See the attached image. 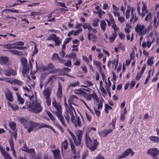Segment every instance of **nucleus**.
Here are the masks:
<instances>
[{"instance_id": "nucleus-1", "label": "nucleus", "mask_w": 159, "mask_h": 159, "mask_svg": "<svg viewBox=\"0 0 159 159\" xmlns=\"http://www.w3.org/2000/svg\"><path fill=\"white\" fill-rule=\"evenodd\" d=\"M26 105L27 106V109L29 111L34 113H39L42 111V107L40 103L36 100L33 101L31 102H26Z\"/></svg>"}, {"instance_id": "nucleus-2", "label": "nucleus", "mask_w": 159, "mask_h": 159, "mask_svg": "<svg viewBox=\"0 0 159 159\" xmlns=\"http://www.w3.org/2000/svg\"><path fill=\"white\" fill-rule=\"evenodd\" d=\"M85 142L87 147L92 151L95 150L99 144L97 140L94 138L91 139L88 135L87 133L85 135Z\"/></svg>"}, {"instance_id": "nucleus-3", "label": "nucleus", "mask_w": 159, "mask_h": 159, "mask_svg": "<svg viewBox=\"0 0 159 159\" xmlns=\"http://www.w3.org/2000/svg\"><path fill=\"white\" fill-rule=\"evenodd\" d=\"M68 102L69 106L67 104L66 101L65 100L64 101V105L66 108V112L65 113L64 116L66 121L68 123L70 120L69 115L70 114L71 112H72L73 113L74 112L75 114L76 113L74 107L72 105V103L70 99H69Z\"/></svg>"}, {"instance_id": "nucleus-4", "label": "nucleus", "mask_w": 159, "mask_h": 159, "mask_svg": "<svg viewBox=\"0 0 159 159\" xmlns=\"http://www.w3.org/2000/svg\"><path fill=\"white\" fill-rule=\"evenodd\" d=\"M31 124H32L31 125V126L28 130L29 133H30L31 131H33L34 128L36 127H37L38 128L37 130H38L43 128H49L52 130L54 133H56L55 129L52 127H51L47 124H41L36 122H31Z\"/></svg>"}, {"instance_id": "nucleus-5", "label": "nucleus", "mask_w": 159, "mask_h": 159, "mask_svg": "<svg viewBox=\"0 0 159 159\" xmlns=\"http://www.w3.org/2000/svg\"><path fill=\"white\" fill-rule=\"evenodd\" d=\"M71 117V122L77 128L78 127H80L82 126V123L81 122L80 118L79 117H76V119L75 120V116L74 115V113L71 112L69 115Z\"/></svg>"}, {"instance_id": "nucleus-6", "label": "nucleus", "mask_w": 159, "mask_h": 159, "mask_svg": "<svg viewBox=\"0 0 159 159\" xmlns=\"http://www.w3.org/2000/svg\"><path fill=\"white\" fill-rule=\"evenodd\" d=\"M144 25L142 24H137L135 27V31L139 36L144 35Z\"/></svg>"}, {"instance_id": "nucleus-7", "label": "nucleus", "mask_w": 159, "mask_h": 159, "mask_svg": "<svg viewBox=\"0 0 159 159\" xmlns=\"http://www.w3.org/2000/svg\"><path fill=\"white\" fill-rule=\"evenodd\" d=\"M18 120L21 124L23 125L24 128L27 129L28 133V130L31 126V122H34L32 121H27L26 120L21 117H19L18 119Z\"/></svg>"}, {"instance_id": "nucleus-8", "label": "nucleus", "mask_w": 159, "mask_h": 159, "mask_svg": "<svg viewBox=\"0 0 159 159\" xmlns=\"http://www.w3.org/2000/svg\"><path fill=\"white\" fill-rule=\"evenodd\" d=\"M130 153H131V156L132 157L134 155L135 153L133 151V150L131 148H128L126 149L121 155L117 156L116 159H120L125 158L128 156Z\"/></svg>"}, {"instance_id": "nucleus-9", "label": "nucleus", "mask_w": 159, "mask_h": 159, "mask_svg": "<svg viewBox=\"0 0 159 159\" xmlns=\"http://www.w3.org/2000/svg\"><path fill=\"white\" fill-rule=\"evenodd\" d=\"M52 104L57 111L55 112L56 114L62 112L61 106L59 103L57 102L55 99L52 100Z\"/></svg>"}, {"instance_id": "nucleus-10", "label": "nucleus", "mask_w": 159, "mask_h": 159, "mask_svg": "<svg viewBox=\"0 0 159 159\" xmlns=\"http://www.w3.org/2000/svg\"><path fill=\"white\" fill-rule=\"evenodd\" d=\"M147 153L150 155L152 157H154L159 154V150L157 148H150L148 150Z\"/></svg>"}, {"instance_id": "nucleus-11", "label": "nucleus", "mask_w": 159, "mask_h": 159, "mask_svg": "<svg viewBox=\"0 0 159 159\" xmlns=\"http://www.w3.org/2000/svg\"><path fill=\"white\" fill-rule=\"evenodd\" d=\"M5 94L7 99L10 102H12L13 100L12 93L8 89H7L5 92Z\"/></svg>"}, {"instance_id": "nucleus-12", "label": "nucleus", "mask_w": 159, "mask_h": 159, "mask_svg": "<svg viewBox=\"0 0 159 159\" xmlns=\"http://www.w3.org/2000/svg\"><path fill=\"white\" fill-rule=\"evenodd\" d=\"M53 155L54 159H62L60 155V151L58 149L52 150Z\"/></svg>"}, {"instance_id": "nucleus-13", "label": "nucleus", "mask_w": 159, "mask_h": 159, "mask_svg": "<svg viewBox=\"0 0 159 159\" xmlns=\"http://www.w3.org/2000/svg\"><path fill=\"white\" fill-rule=\"evenodd\" d=\"M57 117L59 120L61 122L62 125L65 127H66V125L65 123V120L62 114V112L56 114Z\"/></svg>"}, {"instance_id": "nucleus-14", "label": "nucleus", "mask_w": 159, "mask_h": 159, "mask_svg": "<svg viewBox=\"0 0 159 159\" xmlns=\"http://www.w3.org/2000/svg\"><path fill=\"white\" fill-rule=\"evenodd\" d=\"M62 88L61 83L59 82L58 84V88L57 91L56 95L58 98H61L62 97Z\"/></svg>"}, {"instance_id": "nucleus-15", "label": "nucleus", "mask_w": 159, "mask_h": 159, "mask_svg": "<svg viewBox=\"0 0 159 159\" xmlns=\"http://www.w3.org/2000/svg\"><path fill=\"white\" fill-rule=\"evenodd\" d=\"M5 74L7 76H10L11 75H16L17 74V73L14 70L9 69L5 70Z\"/></svg>"}, {"instance_id": "nucleus-16", "label": "nucleus", "mask_w": 159, "mask_h": 159, "mask_svg": "<svg viewBox=\"0 0 159 159\" xmlns=\"http://www.w3.org/2000/svg\"><path fill=\"white\" fill-rule=\"evenodd\" d=\"M134 10L132 8L131 10V18L130 20L131 23H132L133 21V23L135 22L137 20L138 18L136 16L135 14H134Z\"/></svg>"}, {"instance_id": "nucleus-17", "label": "nucleus", "mask_w": 159, "mask_h": 159, "mask_svg": "<svg viewBox=\"0 0 159 159\" xmlns=\"http://www.w3.org/2000/svg\"><path fill=\"white\" fill-rule=\"evenodd\" d=\"M51 93V90L49 88L45 89L43 92V95L45 96V98H50Z\"/></svg>"}, {"instance_id": "nucleus-18", "label": "nucleus", "mask_w": 159, "mask_h": 159, "mask_svg": "<svg viewBox=\"0 0 159 159\" xmlns=\"http://www.w3.org/2000/svg\"><path fill=\"white\" fill-rule=\"evenodd\" d=\"M83 59L86 63L88 65L90 62V61L91 62L92 61V54H90L89 56V58H88L87 57L85 56H82Z\"/></svg>"}, {"instance_id": "nucleus-19", "label": "nucleus", "mask_w": 159, "mask_h": 159, "mask_svg": "<svg viewBox=\"0 0 159 159\" xmlns=\"http://www.w3.org/2000/svg\"><path fill=\"white\" fill-rule=\"evenodd\" d=\"M150 141L153 143H157L159 142V137L157 136H152L149 138Z\"/></svg>"}, {"instance_id": "nucleus-20", "label": "nucleus", "mask_w": 159, "mask_h": 159, "mask_svg": "<svg viewBox=\"0 0 159 159\" xmlns=\"http://www.w3.org/2000/svg\"><path fill=\"white\" fill-rule=\"evenodd\" d=\"M15 44V43L12 44L9 43L5 44L3 46H4V48H6L8 49H15L16 46Z\"/></svg>"}, {"instance_id": "nucleus-21", "label": "nucleus", "mask_w": 159, "mask_h": 159, "mask_svg": "<svg viewBox=\"0 0 159 159\" xmlns=\"http://www.w3.org/2000/svg\"><path fill=\"white\" fill-rule=\"evenodd\" d=\"M10 52L13 54L18 56H22L23 55L24 53L22 51H18L16 50H10Z\"/></svg>"}, {"instance_id": "nucleus-22", "label": "nucleus", "mask_w": 159, "mask_h": 159, "mask_svg": "<svg viewBox=\"0 0 159 159\" xmlns=\"http://www.w3.org/2000/svg\"><path fill=\"white\" fill-rule=\"evenodd\" d=\"M107 24L104 20H102L100 22V27L103 31L105 32Z\"/></svg>"}, {"instance_id": "nucleus-23", "label": "nucleus", "mask_w": 159, "mask_h": 159, "mask_svg": "<svg viewBox=\"0 0 159 159\" xmlns=\"http://www.w3.org/2000/svg\"><path fill=\"white\" fill-rule=\"evenodd\" d=\"M117 36V32H113L111 36H110L109 38L110 42L111 43H113Z\"/></svg>"}, {"instance_id": "nucleus-24", "label": "nucleus", "mask_w": 159, "mask_h": 159, "mask_svg": "<svg viewBox=\"0 0 159 159\" xmlns=\"http://www.w3.org/2000/svg\"><path fill=\"white\" fill-rule=\"evenodd\" d=\"M68 147V141L67 140H65L64 142H63L61 144V152L62 154L63 152V148L65 149H66Z\"/></svg>"}, {"instance_id": "nucleus-25", "label": "nucleus", "mask_w": 159, "mask_h": 159, "mask_svg": "<svg viewBox=\"0 0 159 159\" xmlns=\"http://www.w3.org/2000/svg\"><path fill=\"white\" fill-rule=\"evenodd\" d=\"M23 68L22 72V75L23 76H25L29 72L30 68L28 66H24Z\"/></svg>"}, {"instance_id": "nucleus-26", "label": "nucleus", "mask_w": 159, "mask_h": 159, "mask_svg": "<svg viewBox=\"0 0 159 159\" xmlns=\"http://www.w3.org/2000/svg\"><path fill=\"white\" fill-rule=\"evenodd\" d=\"M116 118H115L113 119L112 120L111 122L109 124V126H112V127H111V129H112L113 130L115 129V125L116 123Z\"/></svg>"}, {"instance_id": "nucleus-27", "label": "nucleus", "mask_w": 159, "mask_h": 159, "mask_svg": "<svg viewBox=\"0 0 159 159\" xmlns=\"http://www.w3.org/2000/svg\"><path fill=\"white\" fill-rule=\"evenodd\" d=\"M8 61V58L6 57H0V62L2 64H5L7 63Z\"/></svg>"}, {"instance_id": "nucleus-28", "label": "nucleus", "mask_w": 159, "mask_h": 159, "mask_svg": "<svg viewBox=\"0 0 159 159\" xmlns=\"http://www.w3.org/2000/svg\"><path fill=\"white\" fill-rule=\"evenodd\" d=\"M152 42L149 41H148L146 43L145 42H144L142 44V47L143 48H145L147 46L148 48H150Z\"/></svg>"}, {"instance_id": "nucleus-29", "label": "nucleus", "mask_w": 159, "mask_h": 159, "mask_svg": "<svg viewBox=\"0 0 159 159\" xmlns=\"http://www.w3.org/2000/svg\"><path fill=\"white\" fill-rule=\"evenodd\" d=\"M82 139L76 138V137L73 139L74 142L76 145H79L81 143Z\"/></svg>"}, {"instance_id": "nucleus-30", "label": "nucleus", "mask_w": 159, "mask_h": 159, "mask_svg": "<svg viewBox=\"0 0 159 159\" xmlns=\"http://www.w3.org/2000/svg\"><path fill=\"white\" fill-rule=\"evenodd\" d=\"M9 126L12 130L14 131L16 130V124L14 122L12 121L10 122L9 123Z\"/></svg>"}, {"instance_id": "nucleus-31", "label": "nucleus", "mask_w": 159, "mask_h": 159, "mask_svg": "<svg viewBox=\"0 0 159 159\" xmlns=\"http://www.w3.org/2000/svg\"><path fill=\"white\" fill-rule=\"evenodd\" d=\"M2 153L5 159H12L10 156L5 151H2Z\"/></svg>"}, {"instance_id": "nucleus-32", "label": "nucleus", "mask_w": 159, "mask_h": 159, "mask_svg": "<svg viewBox=\"0 0 159 159\" xmlns=\"http://www.w3.org/2000/svg\"><path fill=\"white\" fill-rule=\"evenodd\" d=\"M89 96V100H91V98H93L94 99V100L96 101V102H99L98 98L97 95L95 93L90 94Z\"/></svg>"}, {"instance_id": "nucleus-33", "label": "nucleus", "mask_w": 159, "mask_h": 159, "mask_svg": "<svg viewBox=\"0 0 159 159\" xmlns=\"http://www.w3.org/2000/svg\"><path fill=\"white\" fill-rule=\"evenodd\" d=\"M80 85V83L78 81H76L75 82L71 83L69 85L68 89H70V87H75L78 86Z\"/></svg>"}, {"instance_id": "nucleus-34", "label": "nucleus", "mask_w": 159, "mask_h": 159, "mask_svg": "<svg viewBox=\"0 0 159 159\" xmlns=\"http://www.w3.org/2000/svg\"><path fill=\"white\" fill-rule=\"evenodd\" d=\"M94 13L96 14H98V17L101 18L102 17L103 14H105V12L104 11H102L101 10H100L98 11H94Z\"/></svg>"}, {"instance_id": "nucleus-35", "label": "nucleus", "mask_w": 159, "mask_h": 159, "mask_svg": "<svg viewBox=\"0 0 159 159\" xmlns=\"http://www.w3.org/2000/svg\"><path fill=\"white\" fill-rule=\"evenodd\" d=\"M153 23L154 27L157 28L159 25V20L156 18V17H154Z\"/></svg>"}, {"instance_id": "nucleus-36", "label": "nucleus", "mask_w": 159, "mask_h": 159, "mask_svg": "<svg viewBox=\"0 0 159 159\" xmlns=\"http://www.w3.org/2000/svg\"><path fill=\"white\" fill-rule=\"evenodd\" d=\"M68 57L69 59L73 58L74 61L76 59H77V54L74 52L70 54L68 56Z\"/></svg>"}, {"instance_id": "nucleus-37", "label": "nucleus", "mask_w": 159, "mask_h": 159, "mask_svg": "<svg viewBox=\"0 0 159 159\" xmlns=\"http://www.w3.org/2000/svg\"><path fill=\"white\" fill-rule=\"evenodd\" d=\"M112 109V107L110 106L108 104H105V111L107 114L109 113V110H111Z\"/></svg>"}, {"instance_id": "nucleus-38", "label": "nucleus", "mask_w": 159, "mask_h": 159, "mask_svg": "<svg viewBox=\"0 0 159 159\" xmlns=\"http://www.w3.org/2000/svg\"><path fill=\"white\" fill-rule=\"evenodd\" d=\"M83 131L81 130H78L77 131V133L76 134V136L77 138H79L82 139V137L83 136Z\"/></svg>"}, {"instance_id": "nucleus-39", "label": "nucleus", "mask_w": 159, "mask_h": 159, "mask_svg": "<svg viewBox=\"0 0 159 159\" xmlns=\"http://www.w3.org/2000/svg\"><path fill=\"white\" fill-rule=\"evenodd\" d=\"M17 100L19 104H23L25 102L24 99L20 95L17 96Z\"/></svg>"}, {"instance_id": "nucleus-40", "label": "nucleus", "mask_w": 159, "mask_h": 159, "mask_svg": "<svg viewBox=\"0 0 159 159\" xmlns=\"http://www.w3.org/2000/svg\"><path fill=\"white\" fill-rule=\"evenodd\" d=\"M153 59V58L152 57H149L148 58L147 61V64L148 65L150 66H152L153 64L154 63Z\"/></svg>"}, {"instance_id": "nucleus-41", "label": "nucleus", "mask_w": 159, "mask_h": 159, "mask_svg": "<svg viewBox=\"0 0 159 159\" xmlns=\"http://www.w3.org/2000/svg\"><path fill=\"white\" fill-rule=\"evenodd\" d=\"M54 41L55 43V45L57 46H59L61 42V41L60 39V38L57 36Z\"/></svg>"}, {"instance_id": "nucleus-42", "label": "nucleus", "mask_w": 159, "mask_h": 159, "mask_svg": "<svg viewBox=\"0 0 159 159\" xmlns=\"http://www.w3.org/2000/svg\"><path fill=\"white\" fill-rule=\"evenodd\" d=\"M57 35L55 34H52L50 35V36L47 39V40H53L54 41L55 39V38L57 37Z\"/></svg>"}, {"instance_id": "nucleus-43", "label": "nucleus", "mask_w": 159, "mask_h": 159, "mask_svg": "<svg viewBox=\"0 0 159 159\" xmlns=\"http://www.w3.org/2000/svg\"><path fill=\"white\" fill-rule=\"evenodd\" d=\"M55 76H52L50 77L48 79V80L47 81L46 84H44V86L46 87L47 85L49 84L50 82H51V84H52L53 81V78H54Z\"/></svg>"}, {"instance_id": "nucleus-44", "label": "nucleus", "mask_w": 159, "mask_h": 159, "mask_svg": "<svg viewBox=\"0 0 159 159\" xmlns=\"http://www.w3.org/2000/svg\"><path fill=\"white\" fill-rule=\"evenodd\" d=\"M21 61L23 67L28 66L27 64V60L26 58H24L22 59L21 60Z\"/></svg>"}, {"instance_id": "nucleus-45", "label": "nucleus", "mask_w": 159, "mask_h": 159, "mask_svg": "<svg viewBox=\"0 0 159 159\" xmlns=\"http://www.w3.org/2000/svg\"><path fill=\"white\" fill-rule=\"evenodd\" d=\"M13 82L19 86H21L23 84V82L19 80L15 79L13 80Z\"/></svg>"}, {"instance_id": "nucleus-46", "label": "nucleus", "mask_w": 159, "mask_h": 159, "mask_svg": "<svg viewBox=\"0 0 159 159\" xmlns=\"http://www.w3.org/2000/svg\"><path fill=\"white\" fill-rule=\"evenodd\" d=\"M152 16L151 12L149 13L145 17V20L146 21H148L150 20L152 17Z\"/></svg>"}, {"instance_id": "nucleus-47", "label": "nucleus", "mask_w": 159, "mask_h": 159, "mask_svg": "<svg viewBox=\"0 0 159 159\" xmlns=\"http://www.w3.org/2000/svg\"><path fill=\"white\" fill-rule=\"evenodd\" d=\"M47 114L51 120L53 121L55 120V119L53 115L50 111H48Z\"/></svg>"}, {"instance_id": "nucleus-48", "label": "nucleus", "mask_w": 159, "mask_h": 159, "mask_svg": "<svg viewBox=\"0 0 159 159\" xmlns=\"http://www.w3.org/2000/svg\"><path fill=\"white\" fill-rule=\"evenodd\" d=\"M152 23H151L149 25L147 28H144V35L146 33H148L150 30V29H152Z\"/></svg>"}, {"instance_id": "nucleus-49", "label": "nucleus", "mask_w": 159, "mask_h": 159, "mask_svg": "<svg viewBox=\"0 0 159 159\" xmlns=\"http://www.w3.org/2000/svg\"><path fill=\"white\" fill-rule=\"evenodd\" d=\"M112 27L114 30L113 32L117 33V31L119 30L118 27L117 26L115 23L113 24L112 25Z\"/></svg>"}, {"instance_id": "nucleus-50", "label": "nucleus", "mask_w": 159, "mask_h": 159, "mask_svg": "<svg viewBox=\"0 0 159 159\" xmlns=\"http://www.w3.org/2000/svg\"><path fill=\"white\" fill-rule=\"evenodd\" d=\"M9 144L11 149H13L14 148V143L13 140L12 139H10L9 141Z\"/></svg>"}, {"instance_id": "nucleus-51", "label": "nucleus", "mask_w": 159, "mask_h": 159, "mask_svg": "<svg viewBox=\"0 0 159 159\" xmlns=\"http://www.w3.org/2000/svg\"><path fill=\"white\" fill-rule=\"evenodd\" d=\"M47 105L49 106L51 105V99L50 98H45Z\"/></svg>"}, {"instance_id": "nucleus-52", "label": "nucleus", "mask_w": 159, "mask_h": 159, "mask_svg": "<svg viewBox=\"0 0 159 159\" xmlns=\"http://www.w3.org/2000/svg\"><path fill=\"white\" fill-rule=\"evenodd\" d=\"M94 64L97 67L100 68L101 69H102V68L101 66V62L98 61H94Z\"/></svg>"}, {"instance_id": "nucleus-53", "label": "nucleus", "mask_w": 159, "mask_h": 159, "mask_svg": "<svg viewBox=\"0 0 159 159\" xmlns=\"http://www.w3.org/2000/svg\"><path fill=\"white\" fill-rule=\"evenodd\" d=\"M58 55L57 53H55L53 54L52 57V60L53 61H56L59 59Z\"/></svg>"}, {"instance_id": "nucleus-54", "label": "nucleus", "mask_w": 159, "mask_h": 159, "mask_svg": "<svg viewBox=\"0 0 159 159\" xmlns=\"http://www.w3.org/2000/svg\"><path fill=\"white\" fill-rule=\"evenodd\" d=\"M83 31L82 29H81L79 30H77L75 31L74 32V35L75 36H76L78 35L80 32H81Z\"/></svg>"}, {"instance_id": "nucleus-55", "label": "nucleus", "mask_w": 159, "mask_h": 159, "mask_svg": "<svg viewBox=\"0 0 159 159\" xmlns=\"http://www.w3.org/2000/svg\"><path fill=\"white\" fill-rule=\"evenodd\" d=\"M99 21L98 19H95L94 21L92 23V25L94 27H97L98 25V22Z\"/></svg>"}, {"instance_id": "nucleus-56", "label": "nucleus", "mask_w": 159, "mask_h": 159, "mask_svg": "<svg viewBox=\"0 0 159 159\" xmlns=\"http://www.w3.org/2000/svg\"><path fill=\"white\" fill-rule=\"evenodd\" d=\"M38 52V48H37V45L35 43V46L34 47V51H33V54L32 55V57H33L34 54H36Z\"/></svg>"}, {"instance_id": "nucleus-57", "label": "nucleus", "mask_w": 159, "mask_h": 159, "mask_svg": "<svg viewBox=\"0 0 159 159\" xmlns=\"http://www.w3.org/2000/svg\"><path fill=\"white\" fill-rule=\"evenodd\" d=\"M142 75L143 74L140 72L138 73L135 78V80L137 81L139 80L140 79Z\"/></svg>"}, {"instance_id": "nucleus-58", "label": "nucleus", "mask_w": 159, "mask_h": 159, "mask_svg": "<svg viewBox=\"0 0 159 159\" xmlns=\"http://www.w3.org/2000/svg\"><path fill=\"white\" fill-rule=\"evenodd\" d=\"M76 61L74 63V65L76 66H80V61L79 60L78 58L76 59Z\"/></svg>"}, {"instance_id": "nucleus-59", "label": "nucleus", "mask_w": 159, "mask_h": 159, "mask_svg": "<svg viewBox=\"0 0 159 159\" xmlns=\"http://www.w3.org/2000/svg\"><path fill=\"white\" fill-rule=\"evenodd\" d=\"M119 36L120 37V38L121 40H124L125 38V36L124 34L122 33H120L119 34Z\"/></svg>"}, {"instance_id": "nucleus-60", "label": "nucleus", "mask_w": 159, "mask_h": 159, "mask_svg": "<svg viewBox=\"0 0 159 159\" xmlns=\"http://www.w3.org/2000/svg\"><path fill=\"white\" fill-rule=\"evenodd\" d=\"M130 8L129 9H127L126 11V19H128L129 17L130 16Z\"/></svg>"}, {"instance_id": "nucleus-61", "label": "nucleus", "mask_w": 159, "mask_h": 159, "mask_svg": "<svg viewBox=\"0 0 159 159\" xmlns=\"http://www.w3.org/2000/svg\"><path fill=\"white\" fill-rule=\"evenodd\" d=\"M64 65L67 67H70L71 66V62L70 61H67V62L64 63Z\"/></svg>"}, {"instance_id": "nucleus-62", "label": "nucleus", "mask_w": 159, "mask_h": 159, "mask_svg": "<svg viewBox=\"0 0 159 159\" xmlns=\"http://www.w3.org/2000/svg\"><path fill=\"white\" fill-rule=\"evenodd\" d=\"M74 93L76 94H80L82 93V91L81 89H77L74 90Z\"/></svg>"}, {"instance_id": "nucleus-63", "label": "nucleus", "mask_w": 159, "mask_h": 159, "mask_svg": "<svg viewBox=\"0 0 159 159\" xmlns=\"http://www.w3.org/2000/svg\"><path fill=\"white\" fill-rule=\"evenodd\" d=\"M15 46L19 45V46H23L24 45V43L22 41H18L15 43Z\"/></svg>"}, {"instance_id": "nucleus-64", "label": "nucleus", "mask_w": 159, "mask_h": 159, "mask_svg": "<svg viewBox=\"0 0 159 159\" xmlns=\"http://www.w3.org/2000/svg\"><path fill=\"white\" fill-rule=\"evenodd\" d=\"M59 53L60 54V56L63 57H64L65 55L66 54V53L65 52V51L63 50H61L59 52Z\"/></svg>"}]
</instances>
